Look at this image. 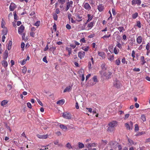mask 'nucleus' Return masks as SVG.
Listing matches in <instances>:
<instances>
[{"label":"nucleus","instance_id":"obj_21","mask_svg":"<svg viewBox=\"0 0 150 150\" xmlns=\"http://www.w3.org/2000/svg\"><path fill=\"white\" fill-rule=\"evenodd\" d=\"M88 19L87 21V22L88 23L91 21L93 18V16H91V15L89 14H88Z\"/></svg>","mask_w":150,"mask_h":150},{"label":"nucleus","instance_id":"obj_13","mask_svg":"<svg viewBox=\"0 0 150 150\" xmlns=\"http://www.w3.org/2000/svg\"><path fill=\"white\" fill-rule=\"evenodd\" d=\"M92 81L94 82L92 83H91L90 85H93L96 83V82L97 81V77L96 76H94L93 78Z\"/></svg>","mask_w":150,"mask_h":150},{"label":"nucleus","instance_id":"obj_25","mask_svg":"<svg viewBox=\"0 0 150 150\" xmlns=\"http://www.w3.org/2000/svg\"><path fill=\"white\" fill-rule=\"evenodd\" d=\"M64 103V101L63 100H61L58 101L57 102V104H63Z\"/></svg>","mask_w":150,"mask_h":150},{"label":"nucleus","instance_id":"obj_28","mask_svg":"<svg viewBox=\"0 0 150 150\" xmlns=\"http://www.w3.org/2000/svg\"><path fill=\"white\" fill-rule=\"evenodd\" d=\"M79 147V148H82L84 147V145L81 142H79L78 143Z\"/></svg>","mask_w":150,"mask_h":150},{"label":"nucleus","instance_id":"obj_36","mask_svg":"<svg viewBox=\"0 0 150 150\" xmlns=\"http://www.w3.org/2000/svg\"><path fill=\"white\" fill-rule=\"evenodd\" d=\"M66 147L68 149H70L72 148L71 145L69 143H67L66 144Z\"/></svg>","mask_w":150,"mask_h":150},{"label":"nucleus","instance_id":"obj_27","mask_svg":"<svg viewBox=\"0 0 150 150\" xmlns=\"http://www.w3.org/2000/svg\"><path fill=\"white\" fill-rule=\"evenodd\" d=\"M66 50H67L68 51V52H69V55H70V54H71V48H69V47H67L66 48Z\"/></svg>","mask_w":150,"mask_h":150},{"label":"nucleus","instance_id":"obj_37","mask_svg":"<svg viewBox=\"0 0 150 150\" xmlns=\"http://www.w3.org/2000/svg\"><path fill=\"white\" fill-rule=\"evenodd\" d=\"M120 61L119 59H117L115 61V63L117 65H119L120 64Z\"/></svg>","mask_w":150,"mask_h":150},{"label":"nucleus","instance_id":"obj_9","mask_svg":"<svg viewBox=\"0 0 150 150\" xmlns=\"http://www.w3.org/2000/svg\"><path fill=\"white\" fill-rule=\"evenodd\" d=\"M15 8L16 6L15 4L13 3H11L9 7L10 10L11 11H13Z\"/></svg>","mask_w":150,"mask_h":150},{"label":"nucleus","instance_id":"obj_55","mask_svg":"<svg viewBox=\"0 0 150 150\" xmlns=\"http://www.w3.org/2000/svg\"><path fill=\"white\" fill-rule=\"evenodd\" d=\"M137 26L139 27V28L141 27V24L139 21H138L137 22Z\"/></svg>","mask_w":150,"mask_h":150},{"label":"nucleus","instance_id":"obj_62","mask_svg":"<svg viewBox=\"0 0 150 150\" xmlns=\"http://www.w3.org/2000/svg\"><path fill=\"white\" fill-rule=\"evenodd\" d=\"M135 52L134 51H133L132 52V56L134 58L135 57Z\"/></svg>","mask_w":150,"mask_h":150},{"label":"nucleus","instance_id":"obj_60","mask_svg":"<svg viewBox=\"0 0 150 150\" xmlns=\"http://www.w3.org/2000/svg\"><path fill=\"white\" fill-rule=\"evenodd\" d=\"M112 11L113 14L114 15H115L116 14V13L115 12V10L114 9L112 8Z\"/></svg>","mask_w":150,"mask_h":150},{"label":"nucleus","instance_id":"obj_49","mask_svg":"<svg viewBox=\"0 0 150 150\" xmlns=\"http://www.w3.org/2000/svg\"><path fill=\"white\" fill-rule=\"evenodd\" d=\"M66 27L68 30L70 29L71 28V26L69 24H67L66 25Z\"/></svg>","mask_w":150,"mask_h":150},{"label":"nucleus","instance_id":"obj_44","mask_svg":"<svg viewBox=\"0 0 150 150\" xmlns=\"http://www.w3.org/2000/svg\"><path fill=\"white\" fill-rule=\"evenodd\" d=\"M86 146L88 148H90L91 147V143H88L86 145Z\"/></svg>","mask_w":150,"mask_h":150},{"label":"nucleus","instance_id":"obj_6","mask_svg":"<svg viewBox=\"0 0 150 150\" xmlns=\"http://www.w3.org/2000/svg\"><path fill=\"white\" fill-rule=\"evenodd\" d=\"M25 28L22 25H21L19 28L18 29V33L19 34H21L22 33L24 30Z\"/></svg>","mask_w":150,"mask_h":150},{"label":"nucleus","instance_id":"obj_48","mask_svg":"<svg viewBox=\"0 0 150 150\" xmlns=\"http://www.w3.org/2000/svg\"><path fill=\"white\" fill-rule=\"evenodd\" d=\"M26 60H25V59H24L21 62V64L22 65H24L26 63Z\"/></svg>","mask_w":150,"mask_h":150},{"label":"nucleus","instance_id":"obj_33","mask_svg":"<svg viewBox=\"0 0 150 150\" xmlns=\"http://www.w3.org/2000/svg\"><path fill=\"white\" fill-rule=\"evenodd\" d=\"M5 23V22L4 21V20H3V19H2V21H1V27L2 28H5V26H4Z\"/></svg>","mask_w":150,"mask_h":150},{"label":"nucleus","instance_id":"obj_8","mask_svg":"<svg viewBox=\"0 0 150 150\" xmlns=\"http://www.w3.org/2000/svg\"><path fill=\"white\" fill-rule=\"evenodd\" d=\"M37 136L38 138L41 139H46L48 137L47 135H40L37 134Z\"/></svg>","mask_w":150,"mask_h":150},{"label":"nucleus","instance_id":"obj_12","mask_svg":"<svg viewBox=\"0 0 150 150\" xmlns=\"http://www.w3.org/2000/svg\"><path fill=\"white\" fill-rule=\"evenodd\" d=\"M104 9V6L102 4H100L98 6V9L100 12L102 11Z\"/></svg>","mask_w":150,"mask_h":150},{"label":"nucleus","instance_id":"obj_11","mask_svg":"<svg viewBox=\"0 0 150 150\" xmlns=\"http://www.w3.org/2000/svg\"><path fill=\"white\" fill-rule=\"evenodd\" d=\"M98 54L103 59H105V54L104 52H98Z\"/></svg>","mask_w":150,"mask_h":150},{"label":"nucleus","instance_id":"obj_17","mask_svg":"<svg viewBox=\"0 0 150 150\" xmlns=\"http://www.w3.org/2000/svg\"><path fill=\"white\" fill-rule=\"evenodd\" d=\"M2 65L5 68H6L8 66V63L5 60H3L1 62Z\"/></svg>","mask_w":150,"mask_h":150},{"label":"nucleus","instance_id":"obj_51","mask_svg":"<svg viewBox=\"0 0 150 150\" xmlns=\"http://www.w3.org/2000/svg\"><path fill=\"white\" fill-rule=\"evenodd\" d=\"M13 13H14V19L16 20H17L18 19V18L17 17V15L16 12L15 11Z\"/></svg>","mask_w":150,"mask_h":150},{"label":"nucleus","instance_id":"obj_32","mask_svg":"<svg viewBox=\"0 0 150 150\" xmlns=\"http://www.w3.org/2000/svg\"><path fill=\"white\" fill-rule=\"evenodd\" d=\"M138 13H135L132 15V17L133 19H135L137 17Z\"/></svg>","mask_w":150,"mask_h":150},{"label":"nucleus","instance_id":"obj_23","mask_svg":"<svg viewBox=\"0 0 150 150\" xmlns=\"http://www.w3.org/2000/svg\"><path fill=\"white\" fill-rule=\"evenodd\" d=\"M7 30L6 28H4V29L2 31L3 34L4 35H7Z\"/></svg>","mask_w":150,"mask_h":150},{"label":"nucleus","instance_id":"obj_1","mask_svg":"<svg viewBox=\"0 0 150 150\" xmlns=\"http://www.w3.org/2000/svg\"><path fill=\"white\" fill-rule=\"evenodd\" d=\"M108 125V127L107 129V131L111 132L114 130L115 127L117 125V122L116 121H113L109 123Z\"/></svg>","mask_w":150,"mask_h":150},{"label":"nucleus","instance_id":"obj_40","mask_svg":"<svg viewBox=\"0 0 150 150\" xmlns=\"http://www.w3.org/2000/svg\"><path fill=\"white\" fill-rule=\"evenodd\" d=\"M146 49L148 51H150V44L149 43H148L147 44L146 46Z\"/></svg>","mask_w":150,"mask_h":150},{"label":"nucleus","instance_id":"obj_52","mask_svg":"<svg viewBox=\"0 0 150 150\" xmlns=\"http://www.w3.org/2000/svg\"><path fill=\"white\" fill-rule=\"evenodd\" d=\"M82 49L85 51H87L89 49V47H87L85 48H82Z\"/></svg>","mask_w":150,"mask_h":150},{"label":"nucleus","instance_id":"obj_22","mask_svg":"<svg viewBox=\"0 0 150 150\" xmlns=\"http://www.w3.org/2000/svg\"><path fill=\"white\" fill-rule=\"evenodd\" d=\"M60 128L62 130H64L66 131L67 129V127L63 125H60Z\"/></svg>","mask_w":150,"mask_h":150},{"label":"nucleus","instance_id":"obj_64","mask_svg":"<svg viewBox=\"0 0 150 150\" xmlns=\"http://www.w3.org/2000/svg\"><path fill=\"white\" fill-rule=\"evenodd\" d=\"M75 107L77 109L79 108L78 104L77 102H76V103Z\"/></svg>","mask_w":150,"mask_h":150},{"label":"nucleus","instance_id":"obj_53","mask_svg":"<svg viewBox=\"0 0 150 150\" xmlns=\"http://www.w3.org/2000/svg\"><path fill=\"white\" fill-rule=\"evenodd\" d=\"M43 61L46 63H47L48 62L47 60L46 57V56H45L43 59Z\"/></svg>","mask_w":150,"mask_h":150},{"label":"nucleus","instance_id":"obj_57","mask_svg":"<svg viewBox=\"0 0 150 150\" xmlns=\"http://www.w3.org/2000/svg\"><path fill=\"white\" fill-rule=\"evenodd\" d=\"M129 125L130 126V127L131 128V129H132L133 128V123L132 122H130L129 124Z\"/></svg>","mask_w":150,"mask_h":150},{"label":"nucleus","instance_id":"obj_43","mask_svg":"<svg viewBox=\"0 0 150 150\" xmlns=\"http://www.w3.org/2000/svg\"><path fill=\"white\" fill-rule=\"evenodd\" d=\"M105 63L102 64L101 65V67L102 69L103 70H105L106 69L105 68Z\"/></svg>","mask_w":150,"mask_h":150},{"label":"nucleus","instance_id":"obj_42","mask_svg":"<svg viewBox=\"0 0 150 150\" xmlns=\"http://www.w3.org/2000/svg\"><path fill=\"white\" fill-rule=\"evenodd\" d=\"M65 0H58L59 3H60L61 4H63L65 2Z\"/></svg>","mask_w":150,"mask_h":150},{"label":"nucleus","instance_id":"obj_19","mask_svg":"<svg viewBox=\"0 0 150 150\" xmlns=\"http://www.w3.org/2000/svg\"><path fill=\"white\" fill-rule=\"evenodd\" d=\"M94 24V22H92L88 24L87 27L88 28V29H91L93 27Z\"/></svg>","mask_w":150,"mask_h":150},{"label":"nucleus","instance_id":"obj_30","mask_svg":"<svg viewBox=\"0 0 150 150\" xmlns=\"http://www.w3.org/2000/svg\"><path fill=\"white\" fill-rule=\"evenodd\" d=\"M8 102V101L7 100H4L2 101L1 103V105L4 106L6 105Z\"/></svg>","mask_w":150,"mask_h":150},{"label":"nucleus","instance_id":"obj_59","mask_svg":"<svg viewBox=\"0 0 150 150\" xmlns=\"http://www.w3.org/2000/svg\"><path fill=\"white\" fill-rule=\"evenodd\" d=\"M35 33L33 32H31L30 33V36L34 37Z\"/></svg>","mask_w":150,"mask_h":150},{"label":"nucleus","instance_id":"obj_26","mask_svg":"<svg viewBox=\"0 0 150 150\" xmlns=\"http://www.w3.org/2000/svg\"><path fill=\"white\" fill-rule=\"evenodd\" d=\"M114 55L113 54L110 55L108 58V59L112 62L113 60Z\"/></svg>","mask_w":150,"mask_h":150},{"label":"nucleus","instance_id":"obj_15","mask_svg":"<svg viewBox=\"0 0 150 150\" xmlns=\"http://www.w3.org/2000/svg\"><path fill=\"white\" fill-rule=\"evenodd\" d=\"M54 143L55 145H58V146L62 147L63 146V145L61 143H59V141L57 140L54 142Z\"/></svg>","mask_w":150,"mask_h":150},{"label":"nucleus","instance_id":"obj_18","mask_svg":"<svg viewBox=\"0 0 150 150\" xmlns=\"http://www.w3.org/2000/svg\"><path fill=\"white\" fill-rule=\"evenodd\" d=\"M142 38L141 36H139L137 38V42L139 44H140L142 42Z\"/></svg>","mask_w":150,"mask_h":150},{"label":"nucleus","instance_id":"obj_63","mask_svg":"<svg viewBox=\"0 0 150 150\" xmlns=\"http://www.w3.org/2000/svg\"><path fill=\"white\" fill-rule=\"evenodd\" d=\"M91 62H88V67L89 68V69H90L91 68Z\"/></svg>","mask_w":150,"mask_h":150},{"label":"nucleus","instance_id":"obj_7","mask_svg":"<svg viewBox=\"0 0 150 150\" xmlns=\"http://www.w3.org/2000/svg\"><path fill=\"white\" fill-rule=\"evenodd\" d=\"M73 2L72 1H71L69 2H68L67 3V7L66 8V11H68L70 7L71 6V5H72L73 4Z\"/></svg>","mask_w":150,"mask_h":150},{"label":"nucleus","instance_id":"obj_58","mask_svg":"<svg viewBox=\"0 0 150 150\" xmlns=\"http://www.w3.org/2000/svg\"><path fill=\"white\" fill-rule=\"evenodd\" d=\"M140 69L138 68H135L133 69V71H139Z\"/></svg>","mask_w":150,"mask_h":150},{"label":"nucleus","instance_id":"obj_29","mask_svg":"<svg viewBox=\"0 0 150 150\" xmlns=\"http://www.w3.org/2000/svg\"><path fill=\"white\" fill-rule=\"evenodd\" d=\"M117 28L119 30L120 32H122V30L125 31V29L123 27H119Z\"/></svg>","mask_w":150,"mask_h":150},{"label":"nucleus","instance_id":"obj_5","mask_svg":"<svg viewBox=\"0 0 150 150\" xmlns=\"http://www.w3.org/2000/svg\"><path fill=\"white\" fill-rule=\"evenodd\" d=\"M111 74V72L109 71L105 72L103 73V75L107 79L110 78Z\"/></svg>","mask_w":150,"mask_h":150},{"label":"nucleus","instance_id":"obj_41","mask_svg":"<svg viewBox=\"0 0 150 150\" xmlns=\"http://www.w3.org/2000/svg\"><path fill=\"white\" fill-rule=\"evenodd\" d=\"M141 119L143 121H145L146 120V117L144 115H141Z\"/></svg>","mask_w":150,"mask_h":150},{"label":"nucleus","instance_id":"obj_46","mask_svg":"<svg viewBox=\"0 0 150 150\" xmlns=\"http://www.w3.org/2000/svg\"><path fill=\"white\" fill-rule=\"evenodd\" d=\"M40 21H37L35 23L34 25L36 26H38L40 25Z\"/></svg>","mask_w":150,"mask_h":150},{"label":"nucleus","instance_id":"obj_54","mask_svg":"<svg viewBox=\"0 0 150 150\" xmlns=\"http://www.w3.org/2000/svg\"><path fill=\"white\" fill-rule=\"evenodd\" d=\"M27 104L28 107L29 108H32L31 105L30 103L29 102Z\"/></svg>","mask_w":150,"mask_h":150},{"label":"nucleus","instance_id":"obj_35","mask_svg":"<svg viewBox=\"0 0 150 150\" xmlns=\"http://www.w3.org/2000/svg\"><path fill=\"white\" fill-rule=\"evenodd\" d=\"M119 51V49H117L116 47H115L114 50V53L115 54H117L118 53Z\"/></svg>","mask_w":150,"mask_h":150},{"label":"nucleus","instance_id":"obj_2","mask_svg":"<svg viewBox=\"0 0 150 150\" xmlns=\"http://www.w3.org/2000/svg\"><path fill=\"white\" fill-rule=\"evenodd\" d=\"M114 87L119 88L122 86V85L119 81L116 79L114 82Z\"/></svg>","mask_w":150,"mask_h":150},{"label":"nucleus","instance_id":"obj_31","mask_svg":"<svg viewBox=\"0 0 150 150\" xmlns=\"http://www.w3.org/2000/svg\"><path fill=\"white\" fill-rule=\"evenodd\" d=\"M78 57L81 59V58L84 57V56L83 55V54L81 53V52H80L78 53Z\"/></svg>","mask_w":150,"mask_h":150},{"label":"nucleus","instance_id":"obj_34","mask_svg":"<svg viewBox=\"0 0 150 150\" xmlns=\"http://www.w3.org/2000/svg\"><path fill=\"white\" fill-rule=\"evenodd\" d=\"M125 126L126 127L127 129L128 130H130V129H131V128L130 127L129 124H128V123H126L125 124Z\"/></svg>","mask_w":150,"mask_h":150},{"label":"nucleus","instance_id":"obj_4","mask_svg":"<svg viewBox=\"0 0 150 150\" xmlns=\"http://www.w3.org/2000/svg\"><path fill=\"white\" fill-rule=\"evenodd\" d=\"M83 6L86 10L88 11L90 10L91 8V6L87 2L84 3L83 4Z\"/></svg>","mask_w":150,"mask_h":150},{"label":"nucleus","instance_id":"obj_14","mask_svg":"<svg viewBox=\"0 0 150 150\" xmlns=\"http://www.w3.org/2000/svg\"><path fill=\"white\" fill-rule=\"evenodd\" d=\"M71 88L72 86H67L64 90L63 92L65 93L67 92H69L71 90Z\"/></svg>","mask_w":150,"mask_h":150},{"label":"nucleus","instance_id":"obj_39","mask_svg":"<svg viewBox=\"0 0 150 150\" xmlns=\"http://www.w3.org/2000/svg\"><path fill=\"white\" fill-rule=\"evenodd\" d=\"M128 141L131 144H134V142H133L132 140L129 139V138L127 137Z\"/></svg>","mask_w":150,"mask_h":150},{"label":"nucleus","instance_id":"obj_24","mask_svg":"<svg viewBox=\"0 0 150 150\" xmlns=\"http://www.w3.org/2000/svg\"><path fill=\"white\" fill-rule=\"evenodd\" d=\"M144 56H142L141 57V61L142 62V64L144 65L146 61L144 60Z\"/></svg>","mask_w":150,"mask_h":150},{"label":"nucleus","instance_id":"obj_16","mask_svg":"<svg viewBox=\"0 0 150 150\" xmlns=\"http://www.w3.org/2000/svg\"><path fill=\"white\" fill-rule=\"evenodd\" d=\"M8 51L7 50H5L3 56V59H6L8 57Z\"/></svg>","mask_w":150,"mask_h":150},{"label":"nucleus","instance_id":"obj_50","mask_svg":"<svg viewBox=\"0 0 150 150\" xmlns=\"http://www.w3.org/2000/svg\"><path fill=\"white\" fill-rule=\"evenodd\" d=\"M5 125L6 126V128L9 130L10 132H11V130L10 129L9 126L7 125V123H5Z\"/></svg>","mask_w":150,"mask_h":150},{"label":"nucleus","instance_id":"obj_38","mask_svg":"<svg viewBox=\"0 0 150 150\" xmlns=\"http://www.w3.org/2000/svg\"><path fill=\"white\" fill-rule=\"evenodd\" d=\"M27 68L25 67H23L22 69L23 73L24 74H25L27 71Z\"/></svg>","mask_w":150,"mask_h":150},{"label":"nucleus","instance_id":"obj_47","mask_svg":"<svg viewBox=\"0 0 150 150\" xmlns=\"http://www.w3.org/2000/svg\"><path fill=\"white\" fill-rule=\"evenodd\" d=\"M135 131H138L139 129V127L137 124H136L135 125Z\"/></svg>","mask_w":150,"mask_h":150},{"label":"nucleus","instance_id":"obj_10","mask_svg":"<svg viewBox=\"0 0 150 150\" xmlns=\"http://www.w3.org/2000/svg\"><path fill=\"white\" fill-rule=\"evenodd\" d=\"M141 1L140 0H132V4H137L138 5H140L141 4Z\"/></svg>","mask_w":150,"mask_h":150},{"label":"nucleus","instance_id":"obj_56","mask_svg":"<svg viewBox=\"0 0 150 150\" xmlns=\"http://www.w3.org/2000/svg\"><path fill=\"white\" fill-rule=\"evenodd\" d=\"M53 18L54 20L56 21L57 20V16L56 14H55L53 15Z\"/></svg>","mask_w":150,"mask_h":150},{"label":"nucleus","instance_id":"obj_20","mask_svg":"<svg viewBox=\"0 0 150 150\" xmlns=\"http://www.w3.org/2000/svg\"><path fill=\"white\" fill-rule=\"evenodd\" d=\"M12 45V41L10 40L8 44V50H11V46Z\"/></svg>","mask_w":150,"mask_h":150},{"label":"nucleus","instance_id":"obj_45","mask_svg":"<svg viewBox=\"0 0 150 150\" xmlns=\"http://www.w3.org/2000/svg\"><path fill=\"white\" fill-rule=\"evenodd\" d=\"M37 100L38 103L41 106H43V105L42 104V103L41 101L38 99H37Z\"/></svg>","mask_w":150,"mask_h":150},{"label":"nucleus","instance_id":"obj_3","mask_svg":"<svg viewBox=\"0 0 150 150\" xmlns=\"http://www.w3.org/2000/svg\"><path fill=\"white\" fill-rule=\"evenodd\" d=\"M62 116L65 118L70 119L71 118V115L69 113L66 112L63 113Z\"/></svg>","mask_w":150,"mask_h":150},{"label":"nucleus","instance_id":"obj_61","mask_svg":"<svg viewBox=\"0 0 150 150\" xmlns=\"http://www.w3.org/2000/svg\"><path fill=\"white\" fill-rule=\"evenodd\" d=\"M25 44L24 42H22L21 45V47L22 49H23L24 47Z\"/></svg>","mask_w":150,"mask_h":150}]
</instances>
